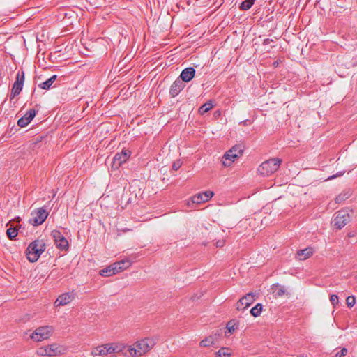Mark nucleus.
<instances>
[{
    "label": "nucleus",
    "instance_id": "46",
    "mask_svg": "<svg viewBox=\"0 0 357 357\" xmlns=\"http://www.w3.org/2000/svg\"><path fill=\"white\" fill-rule=\"evenodd\" d=\"M17 222H20V218L18 217V218H17Z\"/></svg>",
    "mask_w": 357,
    "mask_h": 357
},
{
    "label": "nucleus",
    "instance_id": "41",
    "mask_svg": "<svg viewBox=\"0 0 357 357\" xmlns=\"http://www.w3.org/2000/svg\"><path fill=\"white\" fill-rule=\"evenodd\" d=\"M271 42H273V40L267 38L264 40V44L267 45H269L271 43Z\"/></svg>",
    "mask_w": 357,
    "mask_h": 357
},
{
    "label": "nucleus",
    "instance_id": "26",
    "mask_svg": "<svg viewBox=\"0 0 357 357\" xmlns=\"http://www.w3.org/2000/svg\"><path fill=\"white\" fill-rule=\"evenodd\" d=\"M6 234L8 237L12 240L17 236V229L11 225V227L7 229Z\"/></svg>",
    "mask_w": 357,
    "mask_h": 357
},
{
    "label": "nucleus",
    "instance_id": "34",
    "mask_svg": "<svg viewBox=\"0 0 357 357\" xmlns=\"http://www.w3.org/2000/svg\"><path fill=\"white\" fill-rule=\"evenodd\" d=\"M181 167L180 160L175 161L172 165V169L175 171L178 170Z\"/></svg>",
    "mask_w": 357,
    "mask_h": 357
},
{
    "label": "nucleus",
    "instance_id": "15",
    "mask_svg": "<svg viewBox=\"0 0 357 357\" xmlns=\"http://www.w3.org/2000/svg\"><path fill=\"white\" fill-rule=\"evenodd\" d=\"M131 264L132 262L128 259H123L121 261L113 263V275L128 268Z\"/></svg>",
    "mask_w": 357,
    "mask_h": 357
},
{
    "label": "nucleus",
    "instance_id": "2",
    "mask_svg": "<svg viewBox=\"0 0 357 357\" xmlns=\"http://www.w3.org/2000/svg\"><path fill=\"white\" fill-rule=\"evenodd\" d=\"M66 351L67 349L66 347L57 343H53L38 348L36 354L40 357H55L63 355Z\"/></svg>",
    "mask_w": 357,
    "mask_h": 357
},
{
    "label": "nucleus",
    "instance_id": "18",
    "mask_svg": "<svg viewBox=\"0 0 357 357\" xmlns=\"http://www.w3.org/2000/svg\"><path fill=\"white\" fill-rule=\"evenodd\" d=\"M314 252L312 248H307L297 252V257L299 260H305L312 255Z\"/></svg>",
    "mask_w": 357,
    "mask_h": 357
},
{
    "label": "nucleus",
    "instance_id": "38",
    "mask_svg": "<svg viewBox=\"0 0 357 357\" xmlns=\"http://www.w3.org/2000/svg\"><path fill=\"white\" fill-rule=\"evenodd\" d=\"M225 245V241L224 240H218L215 243V245L218 248H221Z\"/></svg>",
    "mask_w": 357,
    "mask_h": 357
},
{
    "label": "nucleus",
    "instance_id": "21",
    "mask_svg": "<svg viewBox=\"0 0 357 357\" xmlns=\"http://www.w3.org/2000/svg\"><path fill=\"white\" fill-rule=\"evenodd\" d=\"M57 76L56 75L52 76L50 79L46 80L45 82L41 83L39 86L43 89H49L50 87L52 85V84L56 79Z\"/></svg>",
    "mask_w": 357,
    "mask_h": 357
},
{
    "label": "nucleus",
    "instance_id": "17",
    "mask_svg": "<svg viewBox=\"0 0 357 357\" xmlns=\"http://www.w3.org/2000/svg\"><path fill=\"white\" fill-rule=\"evenodd\" d=\"M195 75V70L192 67L186 68L181 72L178 77L181 81L188 82L194 77Z\"/></svg>",
    "mask_w": 357,
    "mask_h": 357
},
{
    "label": "nucleus",
    "instance_id": "22",
    "mask_svg": "<svg viewBox=\"0 0 357 357\" xmlns=\"http://www.w3.org/2000/svg\"><path fill=\"white\" fill-rule=\"evenodd\" d=\"M213 107V105L211 101H208L206 103H204V105H202L199 109V112L201 114H205L206 112H208L209 110H211Z\"/></svg>",
    "mask_w": 357,
    "mask_h": 357
},
{
    "label": "nucleus",
    "instance_id": "16",
    "mask_svg": "<svg viewBox=\"0 0 357 357\" xmlns=\"http://www.w3.org/2000/svg\"><path fill=\"white\" fill-rule=\"evenodd\" d=\"M185 84L177 78L171 85L169 94L172 97H176L184 89Z\"/></svg>",
    "mask_w": 357,
    "mask_h": 357
},
{
    "label": "nucleus",
    "instance_id": "31",
    "mask_svg": "<svg viewBox=\"0 0 357 357\" xmlns=\"http://www.w3.org/2000/svg\"><path fill=\"white\" fill-rule=\"evenodd\" d=\"M348 307H351L355 304V298L354 296H348L346 299Z\"/></svg>",
    "mask_w": 357,
    "mask_h": 357
},
{
    "label": "nucleus",
    "instance_id": "12",
    "mask_svg": "<svg viewBox=\"0 0 357 357\" xmlns=\"http://www.w3.org/2000/svg\"><path fill=\"white\" fill-rule=\"evenodd\" d=\"M112 345L110 344H105L99 345L92 348L91 355L93 357L96 356H106L108 354L111 353Z\"/></svg>",
    "mask_w": 357,
    "mask_h": 357
},
{
    "label": "nucleus",
    "instance_id": "33",
    "mask_svg": "<svg viewBox=\"0 0 357 357\" xmlns=\"http://www.w3.org/2000/svg\"><path fill=\"white\" fill-rule=\"evenodd\" d=\"M330 301L332 303L333 305H336L338 304V296L335 294H333L330 297Z\"/></svg>",
    "mask_w": 357,
    "mask_h": 357
},
{
    "label": "nucleus",
    "instance_id": "40",
    "mask_svg": "<svg viewBox=\"0 0 357 357\" xmlns=\"http://www.w3.org/2000/svg\"><path fill=\"white\" fill-rule=\"evenodd\" d=\"M91 6L98 7L96 0H86Z\"/></svg>",
    "mask_w": 357,
    "mask_h": 357
},
{
    "label": "nucleus",
    "instance_id": "25",
    "mask_svg": "<svg viewBox=\"0 0 357 357\" xmlns=\"http://www.w3.org/2000/svg\"><path fill=\"white\" fill-rule=\"evenodd\" d=\"M214 340L212 336H209L204 340H202L199 343L201 347H206L213 344Z\"/></svg>",
    "mask_w": 357,
    "mask_h": 357
},
{
    "label": "nucleus",
    "instance_id": "14",
    "mask_svg": "<svg viewBox=\"0 0 357 357\" xmlns=\"http://www.w3.org/2000/svg\"><path fill=\"white\" fill-rule=\"evenodd\" d=\"M130 156V151L127 149H122L120 153H116L113 158V165L116 163L120 166L121 164L126 162Z\"/></svg>",
    "mask_w": 357,
    "mask_h": 357
},
{
    "label": "nucleus",
    "instance_id": "6",
    "mask_svg": "<svg viewBox=\"0 0 357 357\" xmlns=\"http://www.w3.org/2000/svg\"><path fill=\"white\" fill-rule=\"evenodd\" d=\"M242 153L243 150L240 147H232L225 153L222 160L223 165L225 167L230 166L235 159L242 155Z\"/></svg>",
    "mask_w": 357,
    "mask_h": 357
},
{
    "label": "nucleus",
    "instance_id": "29",
    "mask_svg": "<svg viewBox=\"0 0 357 357\" xmlns=\"http://www.w3.org/2000/svg\"><path fill=\"white\" fill-rule=\"evenodd\" d=\"M112 271L111 266H108L107 268L101 269L99 272L100 275L102 276H109V273Z\"/></svg>",
    "mask_w": 357,
    "mask_h": 357
},
{
    "label": "nucleus",
    "instance_id": "5",
    "mask_svg": "<svg viewBox=\"0 0 357 357\" xmlns=\"http://www.w3.org/2000/svg\"><path fill=\"white\" fill-rule=\"evenodd\" d=\"M52 326H43L37 328L30 335V338L35 342H40L50 338L54 333Z\"/></svg>",
    "mask_w": 357,
    "mask_h": 357
},
{
    "label": "nucleus",
    "instance_id": "1",
    "mask_svg": "<svg viewBox=\"0 0 357 357\" xmlns=\"http://www.w3.org/2000/svg\"><path fill=\"white\" fill-rule=\"evenodd\" d=\"M155 344L156 340L154 338L146 337L135 342L128 347L127 351H129L130 357H139L148 353Z\"/></svg>",
    "mask_w": 357,
    "mask_h": 357
},
{
    "label": "nucleus",
    "instance_id": "4",
    "mask_svg": "<svg viewBox=\"0 0 357 357\" xmlns=\"http://www.w3.org/2000/svg\"><path fill=\"white\" fill-rule=\"evenodd\" d=\"M282 160L279 158H271L264 161L257 169V172L263 176H268L279 168Z\"/></svg>",
    "mask_w": 357,
    "mask_h": 357
},
{
    "label": "nucleus",
    "instance_id": "45",
    "mask_svg": "<svg viewBox=\"0 0 357 357\" xmlns=\"http://www.w3.org/2000/svg\"><path fill=\"white\" fill-rule=\"evenodd\" d=\"M105 199V197H101V201L102 202L104 201Z\"/></svg>",
    "mask_w": 357,
    "mask_h": 357
},
{
    "label": "nucleus",
    "instance_id": "30",
    "mask_svg": "<svg viewBox=\"0 0 357 357\" xmlns=\"http://www.w3.org/2000/svg\"><path fill=\"white\" fill-rule=\"evenodd\" d=\"M30 122L29 121H27L26 119H24V117H22L20 118L18 121H17V125L20 126V127H25Z\"/></svg>",
    "mask_w": 357,
    "mask_h": 357
},
{
    "label": "nucleus",
    "instance_id": "24",
    "mask_svg": "<svg viewBox=\"0 0 357 357\" xmlns=\"http://www.w3.org/2000/svg\"><path fill=\"white\" fill-rule=\"evenodd\" d=\"M261 310H262V305L260 303H257L255 307H253L250 310V314L253 317H258L260 315Z\"/></svg>",
    "mask_w": 357,
    "mask_h": 357
},
{
    "label": "nucleus",
    "instance_id": "3",
    "mask_svg": "<svg viewBox=\"0 0 357 357\" xmlns=\"http://www.w3.org/2000/svg\"><path fill=\"white\" fill-rule=\"evenodd\" d=\"M45 250V244L42 240H36L31 243L26 250V255L31 262L36 261Z\"/></svg>",
    "mask_w": 357,
    "mask_h": 357
},
{
    "label": "nucleus",
    "instance_id": "32",
    "mask_svg": "<svg viewBox=\"0 0 357 357\" xmlns=\"http://www.w3.org/2000/svg\"><path fill=\"white\" fill-rule=\"evenodd\" d=\"M276 287L278 289H275L276 291V295L278 296H281L282 295H284V294L285 293V290H284V288L283 287H281L280 285H276Z\"/></svg>",
    "mask_w": 357,
    "mask_h": 357
},
{
    "label": "nucleus",
    "instance_id": "37",
    "mask_svg": "<svg viewBox=\"0 0 357 357\" xmlns=\"http://www.w3.org/2000/svg\"><path fill=\"white\" fill-rule=\"evenodd\" d=\"M245 305L243 303H241V299L237 302L236 303V309L240 311V310H242V311H244L245 310H243V308L244 307Z\"/></svg>",
    "mask_w": 357,
    "mask_h": 357
},
{
    "label": "nucleus",
    "instance_id": "10",
    "mask_svg": "<svg viewBox=\"0 0 357 357\" xmlns=\"http://www.w3.org/2000/svg\"><path fill=\"white\" fill-rule=\"evenodd\" d=\"M75 295L76 294L74 291L63 293L56 298L54 305L56 307L66 305L75 299Z\"/></svg>",
    "mask_w": 357,
    "mask_h": 357
},
{
    "label": "nucleus",
    "instance_id": "20",
    "mask_svg": "<svg viewBox=\"0 0 357 357\" xmlns=\"http://www.w3.org/2000/svg\"><path fill=\"white\" fill-rule=\"evenodd\" d=\"M255 301L252 293H248L241 298V303L245 305L243 310H246Z\"/></svg>",
    "mask_w": 357,
    "mask_h": 357
},
{
    "label": "nucleus",
    "instance_id": "9",
    "mask_svg": "<svg viewBox=\"0 0 357 357\" xmlns=\"http://www.w3.org/2000/svg\"><path fill=\"white\" fill-rule=\"evenodd\" d=\"M52 236L54 240V244L56 248L66 250L68 248V242L66 238L58 230L52 231Z\"/></svg>",
    "mask_w": 357,
    "mask_h": 357
},
{
    "label": "nucleus",
    "instance_id": "11",
    "mask_svg": "<svg viewBox=\"0 0 357 357\" xmlns=\"http://www.w3.org/2000/svg\"><path fill=\"white\" fill-rule=\"evenodd\" d=\"M48 216V213L43 208H39L32 213L31 222L33 225H40L44 222Z\"/></svg>",
    "mask_w": 357,
    "mask_h": 357
},
{
    "label": "nucleus",
    "instance_id": "35",
    "mask_svg": "<svg viewBox=\"0 0 357 357\" xmlns=\"http://www.w3.org/2000/svg\"><path fill=\"white\" fill-rule=\"evenodd\" d=\"M347 354V349L346 348L342 349L339 352L337 353L336 356L343 357Z\"/></svg>",
    "mask_w": 357,
    "mask_h": 357
},
{
    "label": "nucleus",
    "instance_id": "27",
    "mask_svg": "<svg viewBox=\"0 0 357 357\" xmlns=\"http://www.w3.org/2000/svg\"><path fill=\"white\" fill-rule=\"evenodd\" d=\"M216 355L218 357H229L231 356V353L229 351V349L227 348H222L216 353Z\"/></svg>",
    "mask_w": 357,
    "mask_h": 357
},
{
    "label": "nucleus",
    "instance_id": "42",
    "mask_svg": "<svg viewBox=\"0 0 357 357\" xmlns=\"http://www.w3.org/2000/svg\"><path fill=\"white\" fill-rule=\"evenodd\" d=\"M343 174H344V172H340L339 174H337V175H335V176L334 175V176H332L329 177L328 178L329 179H332V178H335L336 176H342Z\"/></svg>",
    "mask_w": 357,
    "mask_h": 357
},
{
    "label": "nucleus",
    "instance_id": "19",
    "mask_svg": "<svg viewBox=\"0 0 357 357\" xmlns=\"http://www.w3.org/2000/svg\"><path fill=\"white\" fill-rule=\"evenodd\" d=\"M129 347L125 346L123 344L116 343L113 345V354L121 353L123 356L130 357L129 356V351H127Z\"/></svg>",
    "mask_w": 357,
    "mask_h": 357
},
{
    "label": "nucleus",
    "instance_id": "23",
    "mask_svg": "<svg viewBox=\"0 0 357 357\" xmlns=\"http://www.w3.org/2000/svg\"><path fill=\"white\" fill-rule=\"evenodd\" d=\"M255 0H245L242 1L239 8L241 10H248L254 4Z\"/></svg>",
    "mask_w": 357,
    "mask_h": 357
},
{
    "label": "nucleus",
    "instance_id": "44",
    "mask_svg": "<svg viewBox=\"0 0 357 357\" xmlns=\"http://www.w3.org/2000/svg\"><path fill=\"white\" fill-rule=\"evenodd\" d=\"M109 160V158H107L105 162L107 163Z\"/></svg>",
    "mask_w": 357,
    "mask_h": 357
},
{
    "label": "nucleus",
    "instance_id": "7",
    "mask_svg": "<svg viewBox=\"0 0 357 357\" xmlns=\"http://www.w3.org/2000/svg\"><path fill=\"white\" fill-rule=\"evenodd\" d=\"M350 220V216L347 211H339L335 213L333 219V225L337 229H341Z\"/></svg>",
    "mask_w": 357,
    "mask_h": 357
},
{
    "label": "nucleus",
    "instance_id": "13",
    "mask_svg": "<svg viewBox=\"0 0 357 357\" xmlns=\"http://www.w3.org/2000/svg\"><path fill=\"white\" fill-rule=\"evenodd\" d=\"M214 195L213 191H206L204 192H199L193 197H192L191 200L193 203L195 204H201L206 202H208L212 197Z\"/></svg>",
    "mask_w": 357,
    "mask_h": 357
},
{
    "label": "nucleus",
    "instance_id": "28",
    "mask_svg": "<svg viewBox=\"0 0 357 357\" xmlns=\"http://www.w3.org/2000/svg\"><path fill=\"white\" fill-rule=\"evenodd\" d=\"M36 116V111L33 109H31L28 110L26 114L24 115V118L26 119L27 121L31 122V121Z\"/></svg>",
    "mask_w": 357,
    "mask_h": 357
},
{
    "label": "nucleus",
    "instance_id": "8",
    "mask_svg": "<svg viewBox=\"0 0 357 357\" xmlns=\"http://www.w3.org/2000/svg\"><path fill=\"white\" fill-rule=\"evenodd\" d=\"M24 82V72H18L16 75V80L14 82L10 94V99L20 94L23 88Z\"/></svg>",
    "mask_w": 357,
    "mask_h": 357
},
{
    "label": "nucleus",
    "instance_id": "36",
    "mask_svg": "<svg viewBox=\"0 0 357 357\" xmlns=\"http://www.w3.org/2000/svg\"><path fill=\"white\" fill-rule=\"evenodd\" d=\"M348 198V196H347L346 194L344 195H339L337 197H336V202H342V200L345 199H347Z\"/></svg>",
    "mask_w": 357,
    "mask_h": 357
},
{
    "label": "nucleus",
    "instance_id": "39",
    "mask_svg": "<svg viewBox=\"0 0 357 357\" xmlns=\"http://www.w3.org/2000/svg\"><path fill=\"white\" fill-rule=\"evenodd\" d=\"M231 321H229L227 325V328L230 333L234 331V325L231 326Z\"/></svg>",
    "mask_w": 357,
    "mask_h": 357
},
{
    "label": "nucleus",
    "instance_id": "43",
    "mask_svg": "<svg viewBox=\"0 0 357 357\" xmlns=\"http://www.w3.org/2000/svg\"><path fill=\"white\" fill-rule=\"evenodd\" d=\"M107 93V90H106L105 92H104V96H106V93Z\"/></svg>",
    "mask_w": 357,
    "mask_h": 357
}]
</instances>
